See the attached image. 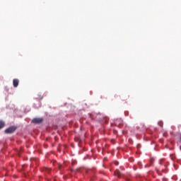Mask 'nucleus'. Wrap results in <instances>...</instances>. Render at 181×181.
Masks as SVG:
<instances>
[{
    "label": "nucleus",
    "instance_id": "7",
    "mask_svg": "<svg viewBox=\"0 0 181 181\" xmlns=\"http://www.w3.org/2000/svg\"><path fill=\"white\" fill-rule=\"evenodd\" d=\"M114 163H115V165H118V161L115 160V161H114Z\"/></svg>",
    "mask_w": 181,
    "mask_h": 181
},
{
    "label": "nucleus",
    "instance_id": "8",
    "mask_svg": "<svg viewBox=\"0 0 181 181\" xmlns=\"http://www.w3.org/2000/svg\"><path fill=\"white\" fill-rule=\"evenodd\" d=\"M175 158V156L173 155L172 159H173Z\"/></svg>",
    "mask_w": 181,
    "mask_h": 181
},
{
    "label": "nucleus",
    "instance_id": "2",
    "mask_svg": "<svg viewBox=\"0 0 181 181\" xmlns=\"http://www.w3.org/2000/svg\"><path fill=\"white\" fill-rule=\"evenodd\" d=\"M32 122H33V124H42V122H43V118H34Z\"/></svg>",
    "mask_w": 181,
    "mask_h": 181
},
{
    "label": "nucleus",
    "instance_id": "9",
    "mask_svg": "<svg viewBox=\"0 0 181 181\" xmlns=\"http://www.w3.org/2000/svg\"><path fill=\"white\" fill-rule=\"evenodd\" d=\"M104 159H107V158H104Z\"/></svg>",
    "mask_w": 181,
    "mask_h": 181
},
{
    "label": "nucleus",
    "instance_id": "1",
    "mask_svg": "<svg viewBox=\"0 0 181 181\" xmlns=\"http://www.w3.org/2000/svg\"><path fill=\"white\" fill-rule=\"evenodd\" d=\"M15 131H16V127L11 126V127H8V129H6L5 130V132L6 134H13V132H15Z\"/></svg>",
    "mask_w": 181,
    "mask_h": 181
},
{
    "label": "nucleus",
    "instance_id": "4",
    "mask_svg": "<svg viewBox=\"0 0 181 181\" xmlns=\"http://www.w3.org/2000/svg\"><path fill=\"white\" fill-rule=\"evenodd\" d=\"M115 176H117V177H121L122 174L121 173V172H119V170H116L115 171Z\"/></svg>",
    "mask_w": 181,
    "mask_h": 181
},
{
    "label": "nucleus",
    "instance_id": "3",
    "mask_svg": "<svg viewBox=\"0 0 181 181\" xmlns=\"http://www.w3.org/2000/svg\"><path fill=\"white\" fill-rule=\"evenodd\" d=\"M13 85L15 88L18 87V86H19V79H13Z\"/></svg>",
    "mask_w": 181,
    "mask_h": 181
},
{
    "label": "nucleus",
    "instance_id": "5",
    "mask_svg": "<svg viewBox=\"0 0 181 181\" xmlns=\"http://www.w3.org/2000/svg\"><path fill=\"white\" fill-rule=\"evenodd\" d=\"M42 172H45V173H50V168H44L42 169Z\"/></svg>",
    "mask_w": 181,
    "mask_h": 181
},
{
    "label": "nucleus",
    "instance_id": "6",
    "mask_svg": "<svg viewBox=\"0 0 181 181\" xmlns=\"http://www.w3.org/2000/svg\"><path fill=\"white\" fill-rule=\"evenodd\" d=\"M4 127H5V122L0 120V129H2V128H4Z\"/></svg>",
    "mask_w": 181,
    "mask_h": 181
}]
</instances>
